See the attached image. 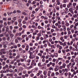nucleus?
Instances as JSON below:
<instances>
[{"label": "nucleus", "instance_id": "ea45409f", "mask_svg": "<svg viewBox=\"0 0 78 78\" xmlns=\"http://www.w3.org/2000/svg\"><path fill=\"white\" fill-rule=\"evenodd\" d=\"M73 28H74V30H77V27H76V26H74Z\"/></svg>", "mask_w": 78, "mask_h": 78}, {"label": "nucleus", "instance_id": "f704fd0d", "mask_svg": "<svg viewBox=\"0 0 78 78\" xmlns=\"http://www.w3.org/2000/svg\"><path fill=\"white\" fill-rule=\"evenodd\" d=\"M54 56H55V57H58V53H55L54 54Z\"/></svg>", "mask_w": 78, "mask_h": 78}, {"label": "nucleus", "instance_id": "338daca9", "mask_svg": "<svg viewBox=\"0 0 78 78\" xmlns=\"http://www.w3.org/2000/svg\"><path fill=\"white\" fill-rule=\"evenodd\" d=\"M22 29H23L22 27H20L19 29V31H22Z\"/></svg>", "mask_w": 78, "mask_h": 78}, {"label": "nucleus", "instance_id": "c03bdc74", "mask_svg": "<svg viewBox=\"0 0 78 78\" xmlns=\"http://www.w3.org/2000/svg\"><path fill=\"white\" fill-rule=\"evenodd\" d=\"M71 32L72 34L74 33H75V30L73 29L71 30Z\"/></svg>", "mask_w": 78, "mask_h": 78}, {"label": "nucleus", "instance_id": "b1692460", "mask_svg": "<svg viewBox=\"0 0 78 78\" xmlns=\"http://www.w3.org/2000/svg\"><path fill=\"white\" fill-rule=\"evenodd\" d=\"M62 51L63 53V55H66V51H65V50H64V49H62Z\"/></svg>", "mask_w": 78, "mask_h": 78}, {"label": "nucleus", "instance_id": "473e14b6", "mask_svg": "<svg viewBox=\"0 0 78 78\" xmlns=\"http://www.w3.org/2000/svg\"><path fill=\"white\" fill-rule=\"evenodd\" d=\"M38 56H40V57H42V54L41 53H39L38 54Z\"/></svg>", "mask_w": 78, "mask_h": 78}, {"label": "nucleus", "instance_id": "052dcab7", "mask_svg": "<svg viewBox=\"0 0 78 78\" xmlns=\"http://www.w3.org/2000/svg\"><path fill=\"white\" fill-rule=\"evenodd\" d=\"M48 19V17L47 16H44V20H47Z\"/></svg>", "mask_w": 78, "mask_h": 78}, {"label": "nucleus", "instance_id": "774afa93", "mask_svg": "<svg viewBox=\"0 0 78 78\" xmlns=\"http://www.w3.org/2000/svg\"><path fill=\"white\" fill-rule=\"evenodd\" d=\"M5 37H9V34H5Z\"/></svg>", "mask_w": 78, "mask_h": 78}, {"label": "nucleus", "instance_id": "f257e3e1", "mask_svg": "<svg viewBox=\"0 0 78 78\" xmlns=\"http://www.w3.org/2000/svg\"><path fill=\"white\" fill-rule=\"evenodd\" d=\"M61 22L60 21H58V23H56L55 24V26H58V28H60L61 27Z\"/></svg>", "mask_w": 78, "mask_h": 78}, {"label": "nucleus", "instance_id": "c85d7f7f", "mask_svg": "<svg viewBox=\"0 0 78 78\" xmlns=\"http://www.w3.org/2000/svg\"><path fill=\"white\" fill-rule=\"evenodd\" d=\"M73 37H74L75 38H76V37H77V35L76 34H73Z\"/></svg>", "mask_w": 78, "mask_h": 78}, {"label": "nucleus", "instance_id": "a878e982", "mask_svg": "<svg viewBox=\"0 0 78 78\" xmlns=\"http://www.w3.org/2000/svg\"><path fill=\"white\" fill-rule=\"evenodd\" d=\"M48 45L49 47H51V44H50V43L49 42H48Z\"/></svg>", "mask_w": 78, "mask_h": 78}, {"label": "nucleus", "instance_id": "4d7b16f0", "mask_svg": "<svg viewBox=\"0 0 78 78\" xmlns=\"http://www.w3.org/2000/svg\"><path fill=\"white\" fill-rule=\"evenodd\" d=\"M38 73L40 74H42V71L41 70L38 71Z\"/></svg>", "mask_w": 78, "mask_h": 78}, {"label": "nucleus", "instance_id": "4be33fe9", "mask_svg": "<svg viewBox=\"0 0 78 78\" xmlns=\"http://www.w3.org/2000/svg\"><path fill=\"white\" fill-rule=\"evenodd\" d=\"M59 73H60V74H61V75H62L63 73H62V70H59Z\"/></svg>", "mask_w": 78, "mask_h": 78}, {"label": "nucleus", "instance_id": "de8ad7c7", "mask_svg": "<svg viewBox=\"0 0 78 78\" xmlns=\"http://www.w3.org/2000/svg\"><path fill=\"white\" fill-rule=\"evenodd\" d=\"M58 60L60 61H62L63 58H58Z\"/></svg>", "mask_w": 78, "mask_h": 78}, {"label": "nucleus", "instance_id": "393cba45", "mask_svg": "<svg viewBox=\"0 0 78 78\" xmlns=\"http://www.w3.org/2000/svg\"><path fill=\"white\" fill-rule=\"evenodd\" d=\"M73 6L75 8V6L76 5V2H74L73 4Z\"/></svg>", "mask_w": 78, "mask_h": 78}, {"label": "nucleus", "instance_id": "f8f14e48", "mask_svg": "<svg viewBox=\"0 0 78 78\" xmlns=\"http://www.w3.org/2000/svg\"><path fill=\"white\" fill-rule=\"evenodd\" d=\"M9 36H10L11 38H12V39L14 37V35L12 34H9Z\"/></svg>", "mask_w": 78, "mask_h": 78}, {"label": "nucleus", "instance_id": "bf43d9fd", "mask_svg": "<svg viewBox=\"0 0 78 78\" xmlns=\"http://www.w3.org/2000/svg\"><path fill=\"white\" fill-rule=\"evenodd\" d=\"M67 0H63V3H67Z\"/></svg>", "mask_w": 78, "mask_h": 78}, {"label": "nucleus", "instance_id": "c756f323", "mask_svg": "<svg viewBox=\"0 0 78 78\" xmlns=\"http://www.w3.org/2000/svg\"><path fill=\"white\" fill-rule=\"evenodd\" d=\"M68 38V36L65 35L64 36V39H67Z\"/></svg>", "mask_w": 78, "mask_h": 78}, {"label": "nucleus", "instance_id": "6ab92c4d", "mask_svg": "<svg viewBox=\"0 0 78 78\" xmlns=\"http://www.w3.org/2000/svg\"><path fill=\"white\" fill-rule=\"evenodd\" d=\"M50 66H51V62H49V64H48L47 65V66L48 67H50Z\"/></svg>", "mask_w": 78, "mask_h": 78}, {"label": "nucleus", "instance_id": "864d4df0", "mask_svg": "<svg viewBox=\"0 0 78 78\" xmlns=\"http://www.w3.org/2000/svg\"><path fill=\"white\" fill-rule=\"evenodd\" d=\"M26 23V22L25 20H23L22 22V23H23V24H25Z\"/></svg>", "mask_w": 78, "mask_h": 78}, {"label": "nucleus", "instance_id": "37998d69", "mask_svg": "<svg viewBox=\"0 0 78 78\" xmlns=\"http://www.w3.org/2000/svg\"><path fill=\"white\" fill-rule=\"evenodd\" d=\"M12 32L13 33H16V30L14 29L13 30Z\"/></svg>", "mask_w": 78, "mask_h": 78}, {"label": "nucleus", "instance_id": "2f4dec72", "mask_svg": "<svg viewBox=\"0 0 78 78\" xmlns=\"http://www.w3.org/2000/svg\"><path fill=\"white\" fill-rule=\"evenodd\" d=\"M22 19H19L18 21L19 23H21V22H22Z\"/></svg>", "mask_w": 78, "mask_h": 78}, {"label": "nucleus", "instance_id": "9b49d317", "mask_svg": "<svg viewBox=\"0 0 78 78\" xmlns=\"http://www.w3.org/2000/svg\"><path fill=\"white\" fill-rule=\"evenodd\" d=\"M74 65H75V62H74L72 63V65L71 66V68H72L73 67H74L73 66Z\"/></svg>", "mask_w": 78, "mask_h": 78}, {"label": "nucleus", "instance_id": "a211bd4d", "mask_svg": "<svg viewBox=\"0 0 78 78\" xmlns=\"http://www.w3.org/2000/svg\"><path fill=\"white\" fill-rule=\"evenodd\" d=\"M69 73H65L64 74V75L65 76V77H67V76H68Z\"/></svg>", "mask_w": 78, "mask_h": 78}, {"label": "nucleus", "instance_id": "20e7f679", "mask_svg": "<svg viewBox=\"0 0 78 78\" xmlns=\"http://www.w3.org/2000/svg\"><path fill=\"white\" fill-rule=\"evenodd\" d=\"M57 48H58L59 50H61L62 48V47L59 44H57Z\"/></svg>", "mask_w": 78, "mask_h": 78}, {"label": "nucleus", "instance_id": "5fc2aeb1", "mask_svg": "<svg viewBox=\"0 0 78 78\" xmlns=\"http://www.w3.org/2000/svg\"><path fill=\"white\" fill-rule=\"evenodd\" d=\"M46 42L47 41H46V40H44L43 41V44H45Z\"/></svg>", "mask_w": 78, "mask_h": 78}, {"label": "nucleus", "instance_id": "7ed1b4c3", "mask_svg": "<svg viewBox=\"0 0 78 78\" xmlns=\"http://www.w3.org/2000/svg\"><path fill=\"white\" fill-rule=\"evenodd\" d=\"M18 66H22L23 67H25V63H19L18 64Z\"/></svg>", "mask_w": 78, "mask_h": 78}, {"label": "nucleus", "instance_id": "5701e85b", "mask_svg": "<svg viewBox=\"0 0 78 78\" xmlns=\"http://www.w3.org/2000/svg\"><path fill=\"white\" fill-rule=\"evenodd\" d=\"M51 62V65H52V66H53V67H54V66H55V63H52V62Z\"/></svg>", "mask_w": 78, "mask_h": 78}, {"label": "nucleus", "instance_id": "dca6fc26", "mask_svg": "<svg viewBox=\"0 0 78 78\" xmlns=\"http://www.w3.org/2000/svg\"><path fill=\"white\" fill-rule=\"evenodd\" d=\"M66 67L69 70H70V66H69L68 65H67Z\"/></svg>", "mask_w": 78, "mask_h": 78}, {"label": "nucleus", "instance_id": "a19ab883", "mask_svg": "<svg viewBox=\"0 0 78 78\" xmlns=\"http://www.w3.org/2000/svg\"><path fill=\"white\" fill-rule=\"evenodd\" d=\"M69 62H70V61H69V60H67L66 61V64H69Z\"/></svg>", "mask_w": 78, "mask_h": 78}, {"label": "nucleus", "instance_id": "a18cd8bd", "mask_svg": "<svg viewBox=\"0 0 78 78\" xmlns=\"http://www.w3.org/2000/svg\"><path fill=\"white\" fill-rule=\"evenodd\" d=\"M49 23H51L52 22V20L51 19H49Z\"/></svg>", "mask_w": 78, "mask_h": 78}, {"label": "nucleus", "instance_id": "4468645a", "mask_svg": "<svg viewBox=\"0 0 78 78\" xmlns=\"http://www.w3.org/2000/svg\"><path fill=\"white\" fill-rule=\"evenodd\" d=\"M66 64L65 63H63L62 64V67L63 68H66Z\"/></svg>", "mask_w": 78, "mask_h": 78}, {"label": "nucleus", "instance_id": "603ef678", "mask_svg": "<svg viewBox=\"0 0 78 78\" xmlns=\"http://www.w3.org/2000/svg\"><path fill=\"white\" fill-rule=\"evenodd\" d=\"M26 37V35H23L22 36V37L23 38V39L25 38Z\"/></svg>", "mask_w": 78, "mask_h": 78}, {"label": "nucleus", "instance_id": "39448f33", "mask_svg": "<svg viewBox=\"0 0 78 78\" xmlns=\"http://www.w3.org/2000/svg\"><path fill=\"white\" fill-rule=\"evenodd\" d=\"M65 22L66 23V26L67 27H69V26H70V23H68V21H67V20H66Z\"/></svg>", "mask_w": 78, "mask_h": 78}, {"label": "nucleus", "instance_id": "8fccbe9b", "mask_svg": "<svg viewBox=\"0 0 78 78\" xmlns=\"http://www.w3.org/2000/svg\"><path fill=\"white\" fill-rule=\"evenodd\" d=\"M61 23L62 25H64L65 24V22L64 21H62V22Z\"/></svg>", "mask_w": 78, "mask_h": 78}, {"label": "nucleus", "instance_id": "e2e57ef3", "mask_svg": "<svg viewBox=\"0 0 78 78\" xmlns=\"http://www.w3.org/2000/svg\"><path fill=\"white\" fill-rule=\"evenodd\" d=\"M28 17H25L24 18V20L26 21H27V20H28Z\"/></svg>", "mask_w": 78, "mask_h": 78}, {"label": "nucleus", "instance_id": "e433bc0d", "mask_svg": "<svg viewBox=\"0 0 78 78\" xmlns=\"http://www.w3.org/2000/svg\"><path fill=\"white\" fill-rule=\"evenodd\" d=\"M41 33H38L37 34V36L38 37H41Z\"/></svg>", "mask_w": 78, "mask_h": 78}, {"label": "nucleus", "instance_id": "423d86ee", "mask_svg": "<svg viewBox=\"0 0 78 78\" xmlns=\"http://www.w3.org/2000/svg\"><path fill=\"white\" fill-rule=\"evenodd\" d=\"M34 15L33 14H32L31 15V17H33L32 18H31V20H34V19L35 18H36V16H34Z\"/></svg>", "mask_w": 78, "mask_h": 78}, {"label": "nucleus", "instance_id": "13d9d810", "mask_svg": "<svg viewBox=\"0 0 78 78\" xmlns=\"http://www.w3.org/2000/svg\"><path fill=\"white\" fill-rule=\"evenodd\" d=\"M25 75V77H26V78H28V76H29L28 74H26Z\"/></svg>", "mask_w": 78, "mask_h": 78}, {"label": "nucleus", "instance_id": "09e8293b", "mask_svg": "<svg viewBox=\"0 0 78 78\" xmlns=\"http://www.w3.org/2000/svg\"><path fill=\"white\" fill-rule=\"evenodd\" d=\"M27 73V71L26 70H24L23 71V74H26V73Z\"/></svg>", "mask_w": 78, "mask_h": 78}, {"label": "nucleus", "instance_id": "412c9836", "mask_svg": "<svg viewBox=\"0 0 78 78\" xmlns=\"http://www.w3.org/2000/svg\"><path fill=\"white\" fill-rule=\"evenodd\" d=\"M64 70V72L67 73L68 72V71H69V69L67 68H65Z\"/></svg>", "mask_w": 78, "mask_h": 78}, {"label": "nucleus", "instance_id": "1a4fd4ad", "mask_svg": "<svg viewBox=\"0 0 78 78\" xmlns=\"http://www.w3.org/2000/svg\"><path fill=\"white\" fill-rule=\"evenodd\" d=\"M51 73V72L50 71H48L47 74L48 76H50V74Z\"/></svg>", "mask_w": 78, "mask_h": 78}, {"label": "nucleus", "instance_id": "ddd939ff", "mask_svg": "<svg viewBox=\"0 0 78 78\" xmlns=\"http://www.w3.org/2000/svg\"><path fill=\"white\" fill-rule=\"evenodd\" d=\"M55 76V73L54 72H53L51 73V76L52 77Z\"/></svg>", "mask_w": 78, "mask_h": 78}, {"label": "nucleus", "instance_id": "9d476101", "mask_svg": "<svg viewBox=\"0 0 78 78\" xmlns=\"http://www.w3.org/2000/svg\"><path fill=\"white\" fill-rule=\"evenodd\" d=\"M48 53H49V55H51L49 56L50 57H51V58H54V55H52V54H51V53H50V52H48L47 53V55H48Z\"/></svg>", "mask_w": 78, "mask_h": 78}, {"label": "nucleus", "instance_id": "f03ea898", "mask_svg": "<svg viewBox=\"0 0 78 78\" xmlns=\"http://www.w3.org/2000/svg\"><path fill=\"white\" fill-rule=\"evenodd\" d=\"M36 57V55H30L29 56V58L30 59H33V58H35Z\"/></svg>", "mask_w": 78, "mask_h": 78}, {"label": "nucleus", "instance_id": "cd10ccee", "mask_svg": "<svg viewBox=\"0 0 78 78\" xmlns=\"http://www.w3.org/2000/svg\"><path fill=\"white\" fill-rule=\"evenodd\" d=\"M39 39H40V37L37 36V37L36 39V41H38V40H39Z\"/></svg>", "mask_w": 78, "mask_h": 78}, {"label": "nucleus", "instance_id": "6e6d98bb", "mask_svg": "<svg viewBox=\"0 0 78 78\" xmlns=\"http://www.w3.org/2000/svg\"><path fill=\"white\" fill-rule=\"evenodd\" d=\"M7 40L8 41H9V40H10V37L9 36V37H8L7 38Z\"/></svg>", "mask_w": 78, "mask_h": 78}, {"label": "nucleus", "instance_id": "2eb2a0df", "mask_svg": "<svg viewBox=\"0 0 78 78\" xmlns=\"http://www.w3.org/2000/svg\"><path fill=\"white\" fill-rule=\"evenodd\" d=\"M48 69L49 70H52V71H53L54 70L53 69V68H52V67H49Z\"/></svg>", "mask_w": 78, "mask_h": 78}, {"label": "nucleus", "instance_id": "58836bf2", "mask_svg": "<svg viewBox=\"0 0 78 78\" xmlns=\"http://www.w3.org/2000/svg\"><path fill=\"white\" fill-rule=\"evenodd\" d=\"M1 51V52H3L5 51V49H1L0 50Z\"/></svg>", "mask_w": 78, "mask_h": 78}, {"label": "nucleus", "instance_id": "bb28decb", "mask_svg": "<svg viewBox=\"0 0 78 78\" xmlns=\"http://www.w3.org/2000/svg\"><path fill=\"white\" fill-rule=\"evenodd\" d=\"M30 77H34V74L33 73H32L30 75Z\"/></svg>", "mask_w": 78, "mask_h": 78}, {"label": "nucleus", "instance_id": "72a5a7b5", "mask_svg": "<svg viewBox=\"0 0 78 78\" xmlns=\"http://www.w3.org/2000/svg\"><path fill=\"white\" fill-rule=\"evenodd\" d=\"M44 75H47V71L46 70H44V72L43 73Z\"/></svg>", "mask_w": 78, "mask_h": 78}, {"label": "nucleus", "instance_id": "79ce46f5", "mask_svg": "<svg viewBox=\"0 0 78 78\" xmlns=\"http://www.w3.org/2000/svg\"><path fill=\"white\" fill-rule=\"evenodd\" d=\"M14 28V29L16 30V29H18L19 28V27L18 26H15Z\"/></svg>", "mask_w": 78, "mask_h": 78}, {"label": "nucleus", "instance_id": "4c0bfd02", "mask_svg": "<svg viewBox=\"0 0 78 78\" xmlns=\"http://www.w3.org/2000/svg\"><path fill=\"white\" fill-rule=\"evenodd\" d=\"M5 27L2 28V32H5Z\"/></svg>", "mask_w": 78, "mask_h": 78}, {"label": "nucleus", "instance_id": "0e129e2a", "mask_svg": "<svg viewBox=\"0 0 78 78\" xmlns=\"http://www.w3.org/2000/svg\"><path fill=\"white\" fill-rule=\"evenodd\" d=\"M70 61L71 62H74V59H73V58Z\"/></svg>", "mask_w": 78, "mask_h": 78}, {"label": "nucleus", "instance_id": "aec40b11", "mask_svg": "<svg viewBox=\"0 0 78 78\" xmlns=\"http://www.w3.org/2000/svg\"><path fill=\"white\" fill-rule=\"evenodd\" d=\"M17 39H18L19 41H21L22 39V38L20 37H17Z\"/></svg>", "mask_w": 78, "mask_h": 78}, {"label": "nucleus", "instance_id": "680f3d73", "mask_svg": "<svg viewBox=\"0 0 78 78\" xmlns=\"http://www.w3.org/2000/svg\"><path fill=\"white\" fill-rule=\"evenodd\" d=\"M40 78H44V76L42 74H41L40 75Z\"/></svg>", "mask_w": 78, "mask_h": 78}, {"label": "nucleus", "instance_id": "0eeeda50", "mask_svg": "<svg viewBox=\"0 0 78 78\" xmlns=\"http://www.w3.org/2000/svg\"><path fill=\"white\" fill-rule=\"evenodd\" d=\"M56 2L57 3V5H59L60 4H61V3L60 2V0H57L56 1Z\"/></svg>", "mask_w": 78, "mask_h": 78}, {"label": "nucleus", "instance_id": "6e6552de", "mask_svg": "<svg viewBox=\"0 0 78 78\" xmlns=\"http://www.w3.org/2000/svg\"><path fill=\"white\" fill-rule=\"evenodd\" d=\"M63 39H64L63 37H61L60 38V39L61 40V41H62V42H64V41H65V40Z\"/></svg>", "mask_w": 78, "mask_h": 78}, {"label": "nucleus", "instance_id": "7c9ffc66", "mask_svg": "<svg viewBox=\"0 0 78 78\" xmlns=\"http://www.w3.org/2000/svg\"><path fill=\"white\" fill-rule=\"evenodd\" d=\"M5 64H6V62H3L2 63V65L3 66H5Z\"/></svg>", "mask_w": 78, "mask_h": 78}, {"label": "nucleus", "instance_id": "c9c22d12", "mask_svg": "<svg viewBox=\"0 0 78 78\" xmlns=\"http://www.w3.org/2000/svg\"><path fill=\"white\" fill-rule=\"evenodd\" d=\"M18 26L19 27H21L22 26V24L21 23H19L18 24Z\"/></svg>", "mask_w": 78, "mask_h": 78}, {"label": "nucleus", "instance_id": "69168bd1", "mask_svg": "<svg viewBox=\"0 0 78 78\" xmlns=\"http://www.w3.org/2000/svg\"><path fill=\"white\" fill-rule=\"evenodd\" d=\"M41 19H44V16H41Z\"/></svg>", "mask_w": 78, "mask_h": 78}, {"label": "nucleus", "instance_id": "49530a36", "mask_svg": "<svg viewBox=\"0 0 78 78\" xmlns=\"http://www.w3.org/2000/svg\"><path fill=\"white\" fill-rule=\"evenodd\" d=\"M67 45V44H66V42H64L63 43V47H64V46H66Z\"/></svg>", "mask_w": 78, "mask_h": 78}, {"label": "nucleus", "instance_id": "3c124183", "mask_svg": "<svg viewBox=\"0 0 78 78\" xmlns=\"http://www.w3.org/2000/svg\"><path fill=\"white\" fill-rule=\"evenodd\" d=\"M9 27L10 30H12V29L13 28L12 26H9Z\"/></svg>", "mask_w": 78, "mask_h": 78}, {"label": "nucleus", "instance_id": "f3484780", "mask_svg": "<svg viewBox=\"0 0 78 78\" xmlns=\"http://www.w3.org/2000/svg\"><path fill=\"white\" fill-rule=\"evenodd\" d=\"M57 6V4L56 3H54L53 5V8H54L55 7Z\"/></svg>", "mask_w": 78, "mask_h": 78}]
</instances>
